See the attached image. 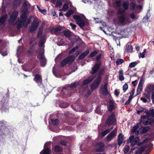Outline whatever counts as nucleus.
Returning a JSON list of instances; mask_svg holds the SVG:
<instances>
[{
  "label": "nucleus",
  "instance_id": "f257e3e1",
  "mask_svg": "<svg viewBox=\"0 0 154 154\" xmlns=\"http://www.w3.org/2000/svg\"><path fill=\"white\" fill-rule=\"evenodd\" d=\"M101 79L102 78L100 76H98L96 79L92 83L91 86L90 90H88V87L87 85H86L85 86V89L83 88L82 87L79 89V92L82 94L87 92V94L85 95V96L88 97L91 94L94 89L98 87L101 81Z\"/></svg>",
  "mask_w": 154,
  "mask_h": 154
},
{
  "label": "nucleus",
  "instance_id": "f03ea898",
  "mask_svg": "<svg viewBox=\"0 0 154 154\" xmlns=\"http://www.w3.org/2000/svg\"><path fill=\"white\" fill-rule=\"evenodd\" d=\"M21 14L20 18L18 19V20L16 23L17 29H20L22 27H26L31 22L30 19L32 17L29 18L26 20L27 16L26 13L23 11Z\"/></svg>",
  "mask_w": 154,
  "mask_h": 154
},
{
  "label": "nucleus",
  "instance_id": "7ed1b4c3",
  "mask_svg": "<svg viewBox=\"0 0 154 154\" xmlns=\"http://www.w3.org/2000/svg\"><path fill=\"white\" fill-rule=\"evenodd\" d=\"M117 17L119 24L121 26H124L130 23L129 18L126 17L125 11L122 9L119 10Z\"/></svg>",
  "mask_w": 154,
  "mask_h": 154
},
{
  "label": "nucleus",
  "instance_id": "20e7f679",
  "mask_svg": "<svg viewBox=\"0 0 154 154\" xmlns=\"http://www.w3.org/2000/svg\"><path fill=\"white\" fill-rule=\"evenodd\" d=\"M144 112L143 115L141 117V121H142V119H145L146 117H148L150 116H154V109L151 111H149L148 109L146 110L144 108H141V109L139 110H137V113L139 114L140 113H142Z\"/></svg>",
  "mask_w": 154,
  "mask_h": 154
},
{
  "label": "nucleus",
  "instance_id": "39448f33",
  "mask_svg": "<svg viewBox=\"0 0 154 154\" xmlns=\"http://www.w3.org/2000/svg\"><path fill=\"white\" fill-rule=\"evenodd\" d=\"M139 127L138 125H135L132 128V132L134 133L135 134L137 135L139 134L144 133L147 132L149 130L148 127H141L139 128L138 130H137Z\"/></svg>",
  "mask_w": 154,
  "mask_h": 154
},
{
  "label": "nucleus",
  "instance_id": "423d86ee",
  "mask_svg": "<svg viewBox=\"0 0 154 154\" xmlns=\"http://www.w3.org/2000/svg\"><path fill=\"white\" fill-rule=\"evenodd\" d=\"M80 84V82H77L73 83L66 85L64 87L61 91V94L67 95L68 94L67 90L70 88H75Z\"/></svg>",
  "mask_w": 154,
  "mask_h": 154
},
{
  "label": "nucleus",
  "instance_id": "0eeeda50",
  "mask_svg": "<svg viewBox=\"0 0 154 154\" xmlns=\"http://www.w3.org/2000/svg\"><path fill=\"white\" fill-rule=\"evenodd\" d=\"M43 49L42 48L40 49L39 52H37V57L40 60L41 65L42 66H44L46 64V62L45 58L44 55L43 54Z\"/></svg>",
  "mask_w": 154,
  "mask_h": 154
},
{
  "label": "nucleus",
  "instance_id": "6e6552de",
  "mask_svg": "<svg viewBox=\"0 0 154 154\" xmlns=\"http://www.w3.org/2000/svg\"><path fill=\"white\" fill-rule=\"evenodd\" d=\"M18 13L17 11H14L10 15L9 20V23L12 25H14L15 24V20L18 16Z\"/></svg>",
  "mask_w": 154,
  "mask_h": 154
},
{
  "label": "nucleus",
  "instance_id": "1a4fd4ad",
  "mask_svg": "<svg viewBox=\"0 0 154 154\" xmlns=\"http://www.w3.org/2000/svg\"><path fill=\"white\" fill-rule=\"evenodd\" d=\"M140 141L139 138L138 137H134V135H131L129 137L128 141V143H130L131 146H133L137 144Z\"/></svg>",
  "mask_w": 154,
  "mask_h": 154
},
{
  "label": "nucleus",
  "instance_id": "9d476101",
  "mask_svg": "<svg viewBox=\"0 0 154 154\" xmlns=\"http://www.w3.org/2000/svg\"><path fill=\"white\" fill-rule=\"evenodd\" d=\"M39 23L37 18L34 19L33 22L32 23L31 26L29 28V32H32L35 31L38 27Z\"/></svg>",
  "mask_w": 154,
  "mask_h": 154
},
{
  "label": "nucleus",
  "instance_id": "9b49d317",
  "mask_svg": "<svg viewBox=\"0 0 154 154\" xmlns=\"http://www.w3.org/2000/svg\"><path fill=\"white\" fill-rule=\"evenodd\" d=\"M74 18L78 24L82 28L85 25V22L83 17H80L77 15H75L74 16Z\"/></svg>",
  "mask_w": 154,
  "mask_h": 154
},
{
  "label": "nucleus",
  "instance_id": "f8f14e48",
  "mask_svg": "<svg viewBox=\"0 0 154 154\" xmlns=\"http://www.w3.org/2000/svg\"><path fill=\"white\" fill-rule=\"evenodd\" d=\"M117 129L116 128L111 131L106 137V140L107 142H109L116 135Z\"/></svg>",
  "mask_w": 154,
  "mask_h": 154
},
{
  "label": "nucleus",
  "instance_id": "ddd939ff",
  "mask_svg": "<svg viewBox=\"0 0 154 154\" xmlns=\"http://www.w3.org/2000/svg\"><path fill=\"white\" fill-rule=\"evenodd\" d=\"M75 57H72L71 56H68L63 60L60 63L61 66H63L65 65L67 63L70 64L75 60Z\"/></svg>",
  "mask_w": 154,
  "mask_h": 154
},
{
  "label": "nucleus",
  "instance_id": "4468645a",
  "mask_svg": "<svg viewBox=\"0 0 154 154\" xmlns=\"http://www.w3.org/2000/svg\"><path fill=\"white\" fill-rule=\"evenodd\" d=\"M50 143L48 142L44 145V149L41 151L40 154H50L51 152L50 148Z\"/></svg>",
  "mask_w": 154,
  "mask_h": 154
},
{
  "label": "nucleus",
  "instance_id": "2eb2a0df",
  "mask_svg": "<svg viewBox=\"0 0 154 154\" xmlns=\"http://www.w3.org/2000/svg\"><path fill=\"white\" fill-rule=\"evenodd\" d=\"M6 123V122H0V135L2 137L4 136V134L3 132L6 134H7L6 131H7L8 129L5 126Z\"/></svg>",
  "mask_w": 154,
  "mask_h": 154
},
{
  "label": "nucleus",
  "instance_id": "dca6fc26",
  "mask_svg": "<svg viewBox=\"0 0 154 154\" xmlns=\"http://www.w3.org/2000/svg\"><path fill=\"white\" fill-rule=\"evenodd\" d=\"M116 122V119L113 113H112L107 119L106 123L109 125L114 124Z\"/></svg>",
  "mask_w": 154,
  "mask_h": 154
},
{
  "label": "nucleus",
  "instance_id": "f3484780",
  "mask_svg": "<svg viewBox=\"0 0 154 154\" xmlns=\"http://www.w3.org/2000/svg\"><path fill=\"white\" fill-rule=\"evenodd\" d=\"M8 15L5 14L0 18V29H2L5 25V22L7 18Z\"/></svg>",
  "mask_w": 154,
  "mask_h": 154
},
{
  "label": "nucleus",
  "instance_id": "a211bd4d",
  "mask_svg": "<svg viewBox=\"0 0 154 154\" xmlns=\"http://www.w3.org/2000/svg\"><path fill=\"white\" fill-rule=\"evenodd\" d=\"M144 83L143 80L141 79L139 82V84L137 89V94H140L142 90L143 85Z\"/></svg>",
  "mask_w": 154,
  "mask_h": 154
},
{
  "label": "nucleus",
  "instance_id": "6ab92c4d",
  "mask_svg": "<svg viewBox=\"0 0 154 154\" xmlns=\"http://www.w3.org/2000/svg\"><path fill=\"white\" fill-rule=\"evenodd\" d=\"M114 103V102L112 100H109V101L107 104V108L109 111L111 112L115 109Z\"/></svg>",
  "mask_w": 154,
  "mask_h": 154
},
{
  "label": "nucleus",
  "instance_id": "aec40b11",
  "mask_svg": "<svg viewBox=\"0 0 154 154\" xmlns=\"http://www.w3.org/2000/svg\"><path fill=\"white\" fill-rule=\"evenodd\" d=\"M148 117H146L145 119H142V121L141 122H143V124L145 125H147L149 124H151L152 123L154 120L152 118H147Z\"/></svg>",
  "mask_w": 154,
  "mask_h": 154
},
{
  "label": "nucleus",
  "instance_id": "412c9836",
  "mask_svg": "<svg viewBox=\"0 0 154 154\" xmlns=\"http://www.w3.org/2000/svg\"><path fill=\"white\" fill-rule=\"evenodd\" d=\"M100 63H97L96 64L92 69L91 73L92 74L96 73L100 68Z\"/></svg>",
  "mask_w": 154,
  "mask_h": 154
},
{
  "label": "nucleus",
  "instance_id": "4be33fe9",
  "mask_svg": "<svg viewBox=\"0 0 154 154\" xmlns=\"http://www.w3.org/2000/svg\"><path fill=\"white\" fill-rule=\"evenodd\" d=\"M97 148L96 150L97 152L102 151L103 149L104 144L102 142H99L97 143Z\"/></svg>",
  "mask_w": 154,
  "mask_h": 154
},
{
  "label": "nucleus",
  "instance_id": "5701e85b",
  "mask_svg": "<svg viewBox=\"0 0 154 154\" xmlns=\"http://www.w3.org/2000/svg\"><path fill=\"white\" fill-rule=\"evenodd\" d=\"M100 91L104 95H107L108 92L107 90V84L105 83L103 86H102L100 88Z\"/></svg>",
  "mask_w": 154,
  "mask_h": 154
},
{
  "label": "nucleus",
  "instance_id": "b1692460",
  "mask_svg": "<svg viewBox=\"0 0 154 154\" xmlns=\"http://www.w3.org/2000/svg\"><path fill=\"white\" fill-rule=\"evenodd\" d=\"M45 35H43L41 37V38L39 43V45L40 47H43L46 41Z\"/></svg>",
  "mask_w": 154,
  "mask_h": 154
},
{
  "label": "nucleus",
  "instance_id": "393cba45",
  "mask_svg": "<svg viewBox=\"0 0 154 154\" xmlns=\"http://www.w3.org/2000/svg\"><path fill=\"white\" fill-rule=\"evenodd\" d=\"M34 80L38 83V85L42 83V79L41 76L39 75H36L35 76Z\"/></svg>",
  "mask_w": 154,
  "mask_h": 154
},
{
  "label": "nucleus",
  "instance_id": "a878e982",
  "mask_svg": "<svg viewBox=\"0 0 154 154\" xmlns=\"http://www.w3.org/2000/svg\"><path fill=\"white\" fill-rule=\"evenodd\" d=\"M95 77V76L92 75L91 76L88 77V79L85 80L83 82V85H87L91 82Z\"/></svg>",
  "mask_w": 154,
  "mask_h": 154
},
{
  "label": "nucleus",
  "instance_id": "bb28decb",
  "mask_svg": "<svg viewBox=\"0 0 154 154\" xmlns=\"http://www.w3.org/2000/svg\"><path fill=\"white\" fill-rule=\"evenodd\" d=\"M60 27H57L52 29L51 30V33L55 35H57L60 33L61 31Z\"/></svg>",
  "mask_w": 154,
  "mask_h": 154
},
{
  "label": "nucleus",
  "instance_id": "cd10ccee",
  "mask_svg": "<svg viewBox=\"0 0 154 154\" xmlns=\"http://www.w3.org/2000/svg\"><path fill=\"white\" fill-rule=\"evenodd\" d=\"M123 140V135L121 134H120L118 136V144L119 146H120L122 143Z\"/></svg>",
  "mask_w": 154,
  "mask_h": 154
},
{
  "label": "nucleus",
  "instance_id": "c85d7f7f",
  "mask_svg": "<svg viewBox=\"0 0 154 154\" xmlns=\"http://www.w3.org/2000/svg\"><path fill=\"white\" fill-rule=\"evenodd\" d=\"M113 129V127H112L109 129H108L106 130H105L102 131L100 134L101 137H103L105 136L106 134L108 133L111 130Z\"/></svg>",
  "mask_w": 154,
  "mask_h": 154
},
{
  "label": "nucleus",
  "instance_id": "c756f323",
  "mask_svg": "<svg viewBox=\"0 0 154 154\" xmlns=\"http://www.w3.org/2000/svg\"><path fill=\"white\" fill-rule=\"evenodd\" d=\"M89 53V50H87L82 54L79 57L80 60H82Z\"/></svg>",
  "mask_w": 154,
  "mask_h": 154
},
{
  "label": "nucleus",
  "instance_id": "7c9ffc66",
  "mask_svg": "<svg viewBox=\"0 0 154 154\" xmlns=\"http://www.w3.org/2000/svg\"><path fill=\"white\" fill-rule=\"evenodd\" d=\"M70 3V2L69 1H67L66 3L63 5L62 9L60 11H66L68 9L69 4Z\"/></svg>",
  "mask_w": 154,
  "mask_h": 154
},
{
  "label": "nucleus",
  "instance_id": "2f4dec72",
  "mask_svg": "<svg viewBox=\"0 0 154 154\" xmlns=\"http://www.w3.org/2000/svg\"><path fill=\"white\" fill-rule=\"evenodd\" d=\"M63 33L64 35L67 37H70L72 35V34H73V33L71 32L69 30L64 31Z\"/></svg>",
  "mask_w": 154,
  "mask_h": 154
},
{
  "label": "nucleus",
  "instance_id": "473e14b6",
  "mask_svg": "<svg viewBox=\"0 0 154 154\" xmlns=\"http://www.w3.org/2000/svg\"><path fill=\"white\" fill-rule=\"evenodd\" d=\"M152 144H150L149 146L146 145L144 146L145 149L146 150V153L145 154H148L149 152L152 150Z\"/></svg>",
  "mask_w": 154,
  "mask_h": 154
},
{
  "label": "nucleus",
  "instance_id": "72a5a7b5",
  "mask_svg": "<svg viewBox=\"0 0 154 154\" xmlns=\"http://www.w3.org/2000/svg\"><path fill=\"white\" fill-rule=\"evenodd\" d=\"M147 91L149 93L154 92V85H150L147 87Z\"/></svg>",
  "mask_w": 154,
  "mask_h": 154
},
{
  "label": "nucleus",
  "instance_id": "f704fd0d",
  "mask_svg": "<svg viewBox=\"0 0 154 154\" xmlns=\"http://www.w3.org/2000/svg\"><path fill=\"white\" fill-rule=\"evenodd\" d=\"M129 2L128 1L124 2L122 5L125 10H127L128 8Z\"/></svg>",
  "mask_w": 154,
  "mask_h": 154
},
{
  "label": "nucleus",
  "instance_id": "c9c22d12",
  "mask_svg": "<svg viewBox=\"0 0 154 154\" xmlns=\"http://www.w3.org/2000/svg\"><path fill=\"white\" fill-rule=\"evenodd\" d=\"M126 51L128 52H131L132 51V46L127 44L126 45Z\"/></svg>",
  "mask_w": 154,
  "mask_h": 154
},
{
  "label": "nucleus",
  "instance_id": "e433bc0d",
  "mask_svg": "<svg viewBox=\"0 0 154 154\" xmlns=\"http://www.w3.org/2000/svg\"><path fill=\"white\" fill-rule=\"evenodd\" d=\"M53 149L55 151L60 152L62 151V149L58 146H54L53 147Z\"/></svg>",
  "mask_w": 154,
  "mask_h": 154
},
{
  "label": "nucleus",
  "instance_id": "4c0bfd02",
  "mask_svg": "<svg viewBox=\"0 0 154 154\" xmlns=\"http://www.w3.org/2000/svg\"><path fill=\"white\" fill-rule=\"evenodd\" d=\"M62 0H57L56 3V6L60 8L62 5Z\"/></svg>",
  "mask_w": 154,
  "mask_h": 154
},
{
  "label": "nucleus",
  "instance_id": "58836bf2",
  "mask_svg": "<svg viewBox=\"0 0 154 154\" xmlns=\"http://www.w3.org/2000/svg\"><path fill=\"white\" fill-rule=\"evenodd\" d=\"M106 70H107V68L106 67H103L101 69L98 73L99 76L103 74Z\"/></svg>",
  "mask_w": 154,
  "mask_h": 154
},
{
  "label": "nucleus",
  "instance_id": "ea45409f",
  "mask_svg": "<svg viewBox=\"0 0 154 154\" xmlns=\"http://www.w3.org/2000/svg\"><path fill=\"white\" fill-rule=\"evenodd\" d=\"M69 106V104L66 103H62L59 105V106L61 108H65Z\"/></svg>",
  "mask_w": 154,
  "mask_h": 154
},
{
  "label": "nucleus",
  "instance_id": "a19ab883",
  "mask_svg": "<svg viewBox=\"0 0 154 154\" xmlns=\"http://www.w3.org/2000/svg\"><path fill=\"white\" fill-rule=\"evenodd\" d=\"M52 123L53 124L55 125H57L59 124V121L58 119H51V120Z\"/></svg>",
  "mask_w": 154,
  "mask_h": 154
},
{
  "label": "nucleus",
  "instance_id": "79ce46f5",
  "mask_svg": "<svg viewBox=\"0 0 154 154\" xmlns=\"http://www.w3.org/2000/svg\"><path fill=\"white\" fill-rule=\"evenodd\" d=\"M73 11L72 10H69L65 14V15L68 17H69L70 15L72 14Z\"/></svg>",
  "mask_w": 154,
  "mask_h": 154
},
{
  "label": "nucleus",
  "instance_id": "37998d69",
  "mask_svg": "<svg viewBox=\"0 0 154 154\" xmlns=\"http://www.w3.org/2000/svg\"><path fill=\"white\" fill-rule=\"evenodd\" d=\"M136 4L133 2H131L130 4V9L131 10H134L136 7Z\"/></svg>",
  "mask_w": 154,
  "mask_h": 154
},
{
  "label": "nucleus",
  "instance_id": "c03bdc74",
  "mask_svg": "<svg viewBox=\"0 0 154 154\" xmlns=\"http://www.w3.org/2000/svg\"><path fill=\"white\" fill-rule=\"evenodd\" d=\"M137 63L136 62H132L129 64V67L130 68H132L134 67L137 65Z\"/></svg>",
  "mask_w": 154,
  "mask_h": 154
},
{
  "label": "nucleus",
  "instance_id": "a18cd8bd",
  "mask_svg": "<svg viewBox=\"0 0 154 154\" xmlns=\"http://www.w3.org/2000/svg\"><path fill=\"white\" fill-rule=\"evenodd\" d=\"M124 61L123 59H118L116 61V64L117 66H118L119 65L122 64L123 62Z\"/></svg>",
  "mask_w": 154,
  "mask_h": 154
},
{
  "label": "nucleus",
  "instance_id": "49530a36",
  "mask_svg": "<svg viewBox=\"0 0 154 154\" xmlns=\"http://www.w3.org/2000/svg\"><path fill=\"white\" fill-rule=\"evenodd\" d=\"M0 53L2 56H4L6 55L7 54V51L6 50H4L3 49L1 50L0 51Z\"/></svg>",
  "mask_w": 154,
  "mask_h": 154
},
{
  "label": "nucleus",
  "instance_id": "de8ad7c7",
  "mask_svg": "<svg viewBox=\"0 0 154 154\" xmlns=\"http://www.w3.org/2000/svg\"><path fill=\"white\" fill-rule=\"evenodd\" d=\"M129 16L132 20H136L137 18V17L133 13L130 14Z\"/></svg>",
  "mask_w": 154,
  "mask_h": 154
},
{
  "label": "nucleus",
  "instance_id": "09e8293b",
  "mask_svg": "<svg viewBox=\"0 0 154 154\" xmlns=\"http://www.w3.org/2000/svg\"><path fill=\"white\" fill-rule=\"evenodd\" d=\"M8 109V103H6L4 105H3L2 107V110H5V109L7 110Z\"/></svg>",
  "mask_w": 154,
  "mask_h": 154
},
{
  "label": "nucleus",
  "instance_id": "8fccbe9b",
  "mask_svg": "<svg viewBox=\"0 0 154 154\" xmlns=\"http://www.w3.org/2000/svg\"><path fill=\"white\" fill-rule=\"evenodd\" d=\"M129 149V146H125L123 151L125 153H127Z\"/></svg>",
  "mask_w": 154,
  "mask_h": 154
},
{
  "label": "nucleus",
  "instance_id": "3c124183",
  "mask_svg": "<svg viewBox=\"0 0 154 154\" xmlns=\"http://www.w3.org/2000/svg\"><path fill=\"white\" fill-rule=\"evenodd\" d=\"M97 53V52L96 51H94L90 54L89 57H91L95 56Z\"/></svg>",
  "mask_w": 154,
  "mask_h": 154
},
{
  "label": "nucleus",
  "instance_id": "603ef678",
  "mask_svg": "<svg viewBox=\"0 0 154 154\" xmlns=\"http://www.w3.org/2000/svg\"><path fill=\"white\" fill-rule=\"evenodd\" d=\"M146 52V49H144L143 50V51L140 54V56H139L140 58L142 57V58H144L145 57V53Z\"/></svg>",
  "mask_w": 154,
  "mask_h": 154
},
{
  "label": "nucleus",
  "instance_id": "864d4df0",
  "mask_svg": "<svg viewBox=\"0 0 154 154\" xmlns=\"http://www.w3.org/2000/svg\"><path fill=\"white\" fill-rule=\"evenodd\" d=\"M78 49V47L77 46H76L75 48H73L69 52V54H71L72 53L74 52L76 50Z\"/></svg>",
  "mask_w": 154,
  "mask_h": 154
},
{
  "label": "nucleus",
  "instance_id": "5fc2aeb1",
  "mask_svg": "<svg viewBox=\"0 0 154 154\" xmlns=\"http://www.w3.org/2000/svg\"><path fill=\"white\" fill-rule=\"evenodd\" d=\"M42 30L41 29H40L38 33V37H39L42 35Z\"/></svg>",
  "mask_w": 154,
  "mask_h": 154
},
{
  "label": "nucleus",
  "instance_id": "6e6d98bb",
  "mask_svg": "<svg viewBox=\"0 0 154 154\" xmlns=\"http://www.w3.org/2000/svg\"><path fill=\"white\" fill-rule=\"evenodd\" d=\"M70 25L71 26L72 28L73 29L75 30L76 27V26L75 25L72 23H70Z\"/></svg>",
  "mask_w": 154,
  "mask_h": 154
},
{
  "label": "nucleus",
  "instance_id": "4d7b16f0",
  "mask_svg": "<svg viewBox=\"0 0 154 154\" xmlns=\"http://www.w3.org/2000/svg\"><path fill=\"white\" fill-rule=\"evenodd\" d=\"M132 99V98L131 97V95L130 96V97H129V98L127 101H126V103H125V104H129L130 103L131 100Z\"/></svg>",
  "mask_w": 154,
  "mask_h": 154
},
{
  "label": "nucleus",
  "instance_id": "13d9d810",
  "mask_svg": "<svg viewBox=\"0 0 154 154\" xmlns=\"http://www.w3.org/2000/svg\"><path fill=\"white\" fill-rule=\"evenodd\" d=\"M128 85L126 84H125L123 87V90L125 91L128 89Z\"/></svg>",
  "mask_w": 154,
  "mask_h": 154
},
{
  "label": "nucleus",
  "instance_id": "bf43d9fd",
  "mask_svg": "<svg viewBox=\"0 0 154 154\" xmlns=\"http://www.w3.org/2000/svg\"><path fill=\"white\" fill-rule=\"evenodd\" d=\"M23 6L24 7L25 9V11L26 12L27 11V9L26 8L27 7V4L26 2H25L23 3Z\"/></svg>",
  "mask_w": 154,
  "mask_h": 154
},
{
  "label": "nucleus",
  "instance_id": "052dcab7",
  "mask_svg": "<svg viewBox=\"0 0 154 154\" xmlns=\"http://www.w3.org/2000/svg\"><path fill=\"white\" fill-rule=\"evenodd\" d=\"M22 49V47H21V46L19 47L17 49V54L19 53Z\"/></svg>",
  "mask_w": 154,
  "mask_h": 154
},
{
  "label": "nucleus",
  "instance_id": "680f3d73",
  "mask_svg": "<svg viewBox=\"0 0 154 154\" xmlns=\"http://www.w3.org/2000/svg\"><path fill=\"white\" fill-rule=\"evenodd\" d=\"M60 143L62 145L65 146L66 145V142L65 141L62 140L60 141Z\"/></svg>",
  "mask_w": 154,
  "mask_h": 154
},
{
  "label": "nucleus",
  "instance_id": "e2e57ef3",
  "mask_svg": "<svg viewBox=\"0 0 154 154\" xmlns=\"http://www.w3.org/2000/svg\"><path fill=\"white\" fill-rule=\"evenodd\" d=\"M119 79L120 81H123L124 79L123 75H119Z\"/></svg>",
  "mask_w": 154,
  "mask_h": 154
},
{
  "label": "nucleus",
  "instance_id": "0e129e2a",
  "mask_svg": "<svg viewBox=\"0 0 154 154\" xmlns=\"http://www.w3.org/2000/svg\"><path fill=\"white\" fill-rule=\"evenodd\" d=\"M116 3L118 6H120L121 5V2L120 1H116Z\"/></svg>",
  "mask_w": 154,
  "mask_h": 154
},
{
  "label": "nucleus",
  "instance_id": "69168bd1",
  "mask_svg": "<svg viewBox=\"0 0 154 154\" xmlns=\"http://www.w3.org/2000/svg\"><path fill=\"white\" fill-rule=\"evenodd\" d=\"M140 100L142 101L144 103H146L147 101L146 99L143 97H141L140 98Z\"/></svg>",
  "mask_w": 154,
  "mask_h": 154
},
{
  "label": "nucleus",
  "instance_id": "338daca9",
  "mask_svg": "<svg viewBox=\"0 0 154 154\" xmlns=\"http://www.w3.org/2000/svg\"><path fill=\"white\" fill-rule=\"evenodd\" d=\"M115 95L118 96L119 94V93L118 92L117 90H115Z\"/></svg>",
  "mask_w": 154,
  "mask_h": 154
},
{
  "label": "nucleus",
  "instance_id": "774afa93",
  "mask_svg": "<svg viewBox=\"0 0 154 154\" xmlns=\"http://www.w3.org/2000/svg\"><path fill=\"white\" fill-rule=\"evenodd\" d=\"M39 11L42 14H45L46 12V10H42L39 9Z\"/></svg>",
  "mask_w": 154,
  "mask_h": 154
}]
</instances>
